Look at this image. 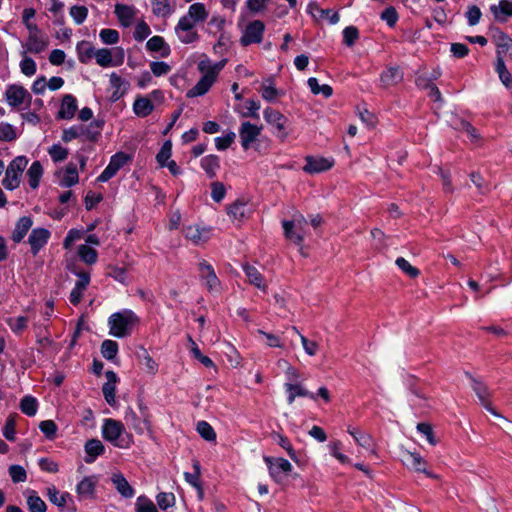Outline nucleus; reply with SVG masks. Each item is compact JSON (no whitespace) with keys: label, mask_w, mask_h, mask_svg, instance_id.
<instances>
[{"label":"nucleus","mask_w":512,"mask_h":512,"mask_svg":"<svg viewBox=\"0 0 512 512\" xmlns=\"http://www.w3.org/2000/svg\"><path fill=\"white\" fill-rule=\"evenodd\" d=\"M131 264L121 261L116 264H109L106 267V275L114 278L116 281L125 284L128 279V271Z\"/></svg>","instance_id":"nucleus-26"},{"label":"nucleus","mask_w":512,"mask_h":512,"mask_svg":"<svg viewBox=\"0 0 512 512\" xmlns=\"http://www.w3.org/2000/svg\"><path fill=\"white\" fill-rule=\"evenodd\" d=\"M125 52L122 47L112 49L100 48L96 50L95 61L103 68L118 67L124 63Z\"/></svg>","instance_id":"nucleus-8"},{"label":"nucleus","mask_w":512,"mask_h":512,"mask_svg":"<svg viewBox=\"0 0 512 512\" xmlns=\"http://www.w3.org/2000/svg\"><path fill=\"white\" fill-rule=\"evenodd\" d=\"M28 321H29V317L18 316V317L8 318L6 320V323L14 333L20 334L22 331H24L27 328Z\"/></svg>","instance_id":"nucleus-56"},{"label":"nucleus","mask_w":512,"mask_h":512,"mask_svg":"<svg viewBox=\"0 0 512 512\" xmlns=\"http://www.w3.org/2000/svg\"><path fill=\"white\" fill-rule=\"evenodd\" d=\"M200 278L205 281V285L209 291H219L220 280L218 279L212 265L206 261L199 264Z\"/></svg>","instance_id":"nucleus-22"},{"label":"nucleus","mask_w":512,"mask_h":512,"mask_svg":"<svg viewBox=\"0 0 512 512\" xmlns=\"http://www.w3.org/2000/svg\"><path fill=\"white\" fill-rule=\"evenodd\" d=\"M197 431L200 436L206 441H215L216 433L213 427L206 421H199L197 423Z\"/></svg>","instance_id":"nucleus-61"},{"label":"nucleus","mask_w":512,"mask_h":512,"mask_svg":"<svg viewBox=\"0 0 512 512\" xmlns=\"http://www.w3.org/2000/svg\"><path fill=\"white\" fill-rule=\"evenodd\" d=\"M5 100L14 109L28 107L31 102V95L27 89L20 84L8 85L5 89Z\"/></svg>","instance_id":"nucleus-7"},{"label":"nucleus","mask_w":512,"mask_h":512,"mask_svg":"<svg viewBox=\"0 0 512 512\" xmlns=\"http://www.w3.org/2000/svg\"><path fill=\"white\" fill-rule=\"evenodd\" d=\"M69 14L77 25H81L88 16V9L82 5H75L70 8Z\"/></svg>","instance_id":"nucleus-64"},{"label":"nucleus","mask_w":512,"mask_h":512,"mask_svg":"<svg viewBox=\"0 0 512 512\" xmlns=\"http://www.w3.org/2000/svg\"><path fill=\"white\" fill-rule=\"evenodd\" d=\"M158 507L166 511L168 508L173 507L176 503V497L172 492H160L156 496Z\"/></svg>","instance_id":"nucleus-57"},{"label":"nucleus","mask_w":512,"mask_h":512,"mask_svg":"<svg viewBox=\"0 0 512 512\" xmlns=\"http://www.w3.org/2000/svg\"><path fill=\"white\" fill-rule=\"evenodd\" d=\"M85 242V244L79 246L78 256H96L94 247L99 245L98 237L96 235H88Z\"/></svg>","instance_id":"nucleus-49"},{"label":"nucleus","mask_w":512,"mask_h":512,"mask_svg":"<svg viewBox=\"0 0 512 512\" xmlns=\"http://www.w3.org/2000/svg\"><path fill=\"white\" fill-rule=\"evenodd\" d=\"M99 38L105 45H115L119 42L120 35L116 29L104 28L99 32Z\"/></svg>","instance_id":"nucleus-53"},{"label":"nucleus","mask_w":512,"mask_h":512,"mask_svg":"<svg viewBox=\"0 0 512 512\" xmlns=\"http://www.w3.org/2000/svg\"><path fill=\"white\" fill-rule=\"evenodd\" d=\"M111 481L118 491V493L124 498H132L135 494L134 488L129 484L126 478L121 473H115L111 477Z\"/></svg>","instance_id":"nucleus-31"},{"label":"nucleus","mask_w":512,"mask_h":512,"mask_svg":"<svg viewBox=\"0 0 512 512\" xmlns=\"http://www.w3.org/2000/svg\"><path fill=\"white\" fill-rule=\"evenodd\" d=\"M77 110V100L71 94H66L62 98L58 117L61 119H72Z\"/></svg>","instance_id":"nucleus-29"},{"label":"nucleus","mask_w":512,"mask_h":512,"mask_svg":"<svg viewBox=\"0 0 512 512\" xmlns=\"http://www.w3.org/2000/svg\"><path fill=\"white\" fill-rule=\"evenodd\" d=\"M124 431V426L120 421L114 419H105L102 426V436L105 440L111 442L119 448L125 447L118 440Z\"/></svg>","instance_id":"nucleus-15"},{"label":"nucleus","mask_w":512,"mask_h":512,"mask_svg":"<svg viewBox=\"0 0 512 512\" xmlns=\"http://www.w3.org/2000/svg\"><path fill=\"white\" fill-rule=\"evenodd\" d=\"M243 269L251 284L260 289H266V285L263 284V277L257 268L249 264H243Z\"/></svg>","instance_id":"nucleus-52"},{"label":"nucleus","mask_w":512,"mask_h":512,"mask_svg":"<svg viewBox=\"0 0 512 512\" xmlns=\"http://www.w3.org/2000/svg\"><path fill=\"white\" fill-rule=\"evenodd\" d=\"M154 109V106L147 97H138L133 104V111L138 117L148 116Z\"/></svg>","instance_id":"nucleus-45"},{"label":"nucleus","mask_w":512,"mask_h":512,"mask_svg":"<svg viewBox=\"0 0 512 512\" xmlns=\"http://www.w3.org/2000/svg\"><path fill=\"white\" fill-rule=\"evenodd\" d=\"M105 376L107 378V382L102 387V392L106 402L113 406L116 403L115 393H116V382L118 381V377L114 371H106Z\"/></svg>","instance_id":"nucleus-27"},{"label":"nucleus","mask_w":512,"mask_h":512,"mask_svg":"<svg viewBox=\"0 0 512 512\" xmlns=\"http://www.w3.org/2000/svg\"><path fill=\"white\" fill-rule=\"evenodd\" d=\"M193 468L195 470L194 473L185 472L184 477L185 480L195 487L198 491L199 498L201 499L203 497V490L200 483V464L198 461H195L193 464Z\"/></svg>","instance_id":"nucleus-50"},{"label":"nucleus","mask_w":512,"mask_h":512,"mask_svg":"<svg viewBox=\"0 0 512 512\" xmlns=\"http://www.w3.org/2000/svg\"><path fill=\"white\" fill-rule=\"evenodd\" d=\"M66 268L78 276V280L76 281L75 286L85 291L90 283V273L87 271L78 270L72 261L67 262Z\"/></svg>","instance_id":"nucleus-48"},{"label":"nucleus","mask_w":512,"mask_h":512,"mask_svg":"<svg viewBox=\"0 0 512 512\" xmlns=\"http://www.w3.org/2000/svg\"><path fill=\"white\" fill-rule=\"evenodd\" d=\"M495 71L498 74V77L501 83L510 91L512 94V74L506 67L505 61L501 59H496L495 62Z\"/></svg>","instance_id":"nucleus-40"},{"label":"nucleus","mask_w":512,"mask_h":512,"mask_svg":"<svg viewBox=\"0 0 512 512\" xmlns=\"http://www.w3.org/2000/svg\"><path fill=\"white\" fill-rule=\"evenodd\" d=\"M227 64V59L213 62L208 56L203 55L197 63V70L201 74L200 79L190 88L186 96L195 98L204 96L211 87L217 82L220 72Z\"/></svg>","instance_id":"nucleus-2"},{"label":"nucleus","mask_w":512,"mask_h":512,"mask_svg":"<svg viewBox=\"0 0 512 512\" xmlns=\"http://www.w3.org/2000/svg\"><path fill=\"white\" fill-rule=\"evenodd\" d=\"M472 388H473L474 392L476 393L477 397L479 398L480 402L482 403V405L487 410H489L493 414L497 415V413L493 410V408L490 405V402H489L490 393H489V390L486 387V385L476 379H473Z\"/></svg>","instance_id":"nucleus-38"},{"label":"nucleus","mask_w":512,"mask_h":512,"mask_svg":"<svg viewBox=\"0 0 512 512\" xmlns=\"http://www.w3.org/2000/svg\"><path fill=\"white\" fill-rule=\"evenodd\" d=\"M265 24L261 20L248 22L242 30L240 43L243 46L259 44L263 40Z\"/></svg>","instance_id":"nucleus-9"},{"label":"nucleus","mask_w":512,"mask_h":512,"mask_svg":"<svg viewBox=\"0 0 512 512\" xmlns=\"http://www.w3.org/2000/svg\"><path fill=\"white\" fill-rule=\"evenodd\" d=\"M152 13L159 18L170 17L176 8L175 0H150Z\"/></svg>","instance_id":"nucleus-24"},{"label":"nucleus","mask_w":512,"mask_h":512,"mask_svg":"<svg viewBox=\"0 0 512 512\" xmlns=\"http://www.w3.org/2000/svg\"><path fill=\"white\" fill-rule=\"evenodd\" d=\"M263 117L265 121L273 127V133L280 140L284 141L288 136V132L286 131L287 118L282 113L272 108L264 109Z\"/></svg>","instance_id":"nucleus-10"},{"label":"nucleus","mask_w":512,"mask_h":512,"mask_svg":"<svg viewBox=\"0 0 512 512\" xmlns=\"http://www.w3.org/2000/svg\"><path fill=\"white\" fill-rule=\"evenodd\" d=\"M285 390L287 392V402L292 404L296 397H309L316 400V395L306 390L302 385L297 383H285Z\"/></svg>","instance_id":"nucleus-30"},{"label":"nucleus","mask_w":512,"mask_h":512,"mask_svg":"<svg viewBox=\"0 0 512 512\" xmlns=\"http://www.w3.org/2000/svg\"><path fill=\"white\" fill-rule=\"evenodd\" d=\"M78 181L79 175L76 165L73 163L68 164L60 177L59 185L61 187L69 188L76 185Z\"/></svg>","instance_id":"nucleus-35"},{"label":"nucleus","mask_w":512,"mask_h":512,"mask_svg":"<svg viewBox=\"0 0 512 512\" xmlns=\"http://www.w3.org/2000/svg\"><path fill=\"white\" fill-rule=\"evenodd\" d=\"M263 460L268 467L270 477L277 484H283L293 469L291 463L282 457L264 456Z\"/></svg>","instance_id":"nucleus-5"},{"label":"nucleus","mask_w":512,"mask_h":512,"mask_svg":"<svg viewBox=\"0 0 512 512\" xmlns=\"http://www.w3.org/2000/svg\"><path fill=\"white\" fill-rule=\"evenodd\" d=\"M261 95L264 100L268 102H274L277 97L283 95V93L276 89L271 82L263 83L261 88Z\"/></svg>","instance_id":"nucleus-63"},{"label":"nucleus","mask_w":512,"mask_h":512,"mask_svg":"<svg viewBox=\"0 0 512 512\" xmlns=\"http://www.w3.org/2000/svg\"><path fill=\"white\" fill-rule=\"evenodd\" d=\"M27 505L30 512H46L47 510L45 502L35 492L27 498Z\"/></svg>","instance_id":"nucleus-59"},{"label":"nucleus","mask_w":512,"mask_h":512,"mask_svg":"<svg viewBox=\"0 0 512 512\" xmlns=\"http://www.w3.org/2000/svg\"><path fill=\"white\" fill-rule=\"evenodd\" d=\"M48 154L50 155L51 159L57 163L64 161L68 157V149L61 146L60 144H53L48 149Z\"/></svg>","instance_id":"nucleus-60"},{"label":"nucleus","mask_w":512,"mask_h":512,"mask_svg":"<svg viewBox=\"0 0 512 512\" xmlns=\"http://www.w3.org/2000/svg\"><path fill=\"white\" fill-rule=\"evenodd\" d=\"M146 47L149 51L159 52L161 56L167 57L170 54V47L165 42L164 38L161 36H153L151 37L147 43Z\"/></svg>","instance_id":"nucleus-39"},{"label":"nucleus","mask_w":512,"mask_h":512,"mask_svg":"<svg viewBox=\"0 0 512 512\" xmlns=\"http://www.w3.org/2000/svg\"><path fill=\"white\" fill-rule=\"evenodd\" d=\"M50 236L51 233L49 230L41 227L34 228L28 237V243L32 253L37 254L40 249L47 244Z\"/></svg>","instance_id":"nucleus-23"},{"label":"nucleus","mask_w":512,"mask_h":512,"mask_svg":"<svg viewBox=\"0 0 512 512\" xmlns=\"http://www.w3.org/2000/svg\"><path fill=\"white\" fill-rule=\"evenodd\" d=\"M262 131V127L252 124L248 121L243 122L239 129L241 145L244 150H248L252 143L258 138Z\"/></svg>","instance_id":"nucleus-18"},{"label":"nucleus","mask_w":512,"mask_h":512,"mask_svg":"<svg viewBox=\"0 0 512 512\" xmlns=\"http://www.w3.org/2000/svg\"><path fill=\"white\" fill-rule=\"evenodd\" d=\"M20 409L27 416H34L38 409V402L32 396H25L21 399Z\"/></svg>","instance_id":"nucleus-54"},{"label":"nucleus","mask_w":512,"mask_h":512,"mask_svg":"<svg viewBox=\"0 0 512 512\" xmlns=\"http://www.w3.org/2000/svg\"><path fill=\"white\" fill-rule=\"evenodd\" d=\"M305 160L306 164L303 169L310 174L327 171L334 165L332 158L308 156Z\"/></svg>","instance_id":"nucleus-21"},{"label":"nucleus","mask_w":512,"mask_h":512,"mask_svg":"<svg viewBox=\"0 0 512 512\" xmlns=\"http://www.w3.org/2000/svg\"><path fill=\"white\" fill-rule=\"evenodd\" d=\"M114 13L120 25L124 28H127L133 24L138 10L134 5L117 3L114 6Z\"/></svg>","instance_id":"nucleus-20"},{"label":"nucleus","mask_w":512,"mask_h":512,"mask_svg":"<svg viewBox=\"0 0 512 512\" xmlns=\"http://www.w3.org/2000/svg\"><path fill=\"white\" fill-rule=\"evenodd\" d=\"M47 496L52 504L61 508L65 507L67 499L71 498L68 492L60 493V491L53 485L47 487Z\"/></svg>","instance_id":"nucleus-47"},{"label":"nucleus","mask_w":512,"mask_h":512,"mask_svg":"<svg viewBox=\"0 0 512 512\" xmlns=\"http://www.w3.org/2000/svg\"><path fill=\"white\" fill-rule=\"evenodd\" d=\"M102 356L107 360H113L118 353V344L113 340H104L101 345Z\"/></svg>","instance_id":"nucleus-58"},{"label":"nucleus","mask_w":512,"mask_h":512,"mask_svg":"<svg viewBox=\"0 0 512 512\" xmlns=\"http://www.w3.org/2000/svg\"><path fill=\"white\" fill-rule=\"evenodd\" d=\"M24 51H20L21 61L19 63L20 71L26 77H32L37 71L36 62Z\"/></svg>","instance_id":"nucleus-46"},{"label":"nucleus","mask_w":512,"mask_h":512,"mask_svg":"<svg viewBox=\"0 0 512 512\" xmlns=\"http://www.w3.org/2000/svg\"><path fill=\"white\" fill-rule=\"evenodd\" d=\"M49 43V37L43 32L36 35H28L25 42L21 44V51L30 54H40L48 48Z\"/></svg>","instance_id":"nucleus-16"},{"label":"nucleus","mask_w":512,"mask_h":512,"mask_svg":"<svg viewBox=\"0 0 512 512\" xmlns=\"http://www.w3.org/2000/svg\"><path fill=\"white\" fill-rule=\"evenodd\" d=\"M110 86L113 89L112 99L118 100L120 99L128 89V82L121 78L115 72L111 73L109 77Z\"/></svg>","instance_id":"nucleus-34"},{"label":"nucleus","mask_w":512,"mask_h":512,"mask_svg":"<svg viewBox=\"0 0 512 512\" xmlns=\"http://www.w3.org/2000/svg\"><path fill=\"white\" fill-rule=\"evenodd\" d=\"M43 176V167L39 161L33 162L27 170V177L29 186L36 189L39 186L40 180Z\"/></svg>","instance_id":"nucleus-43"},{"label":"nucleus","mask_w":512,"mask_h":512,"mask_svg":"<svg viewBox=\"0 0 512 512\" xmlns=\"http://www.w3.org/2000/svg\"><path fill=\"white\" fill-rule=\"evenodd\" d=\"M96 50L88 41H80L76 46L78 59L81 63H87L91 58H95Z\"/></svg>","instance_id":"nucleus-42"},{"label":"nucleus","mask_w":512,"mask_h":512,"mask_svg":"<svg viewBox=\"0 0 512 512\" xmlns=\"http://www.w3.org/2000/svg\"><path fill=\"white\" fill-rule=\"evenodd\" d=\"M8 473L13 483H21L27 480L26 470L21 465H10L8 468Z\"/></svg>","instance_id":"nucleus-62"},{"label":"nucleus","mask_w":512,"mask_h":512,"mask_svg":"<svg viewBox=\"0 0 512 512\" xmlns=\"http://www.w3.org/2000/svg\"><path fill=\"white\" fill-rule=\"evenodd\" d=\"M307 13L316 21H327L331 25L339 22V14L331 9H322L317 2L311 1L307 5Z\"/></svg>","instance_id":"nucleus-14"},{"label":"nucleus","mask_w":512,"mask_h":512,"mask_svg":"<svg viewBox=\"0 0 512 512\" xmlns=\"http://www.w3.org/2000/svg\"><path fill=\"white\" fill-rule=\"evenodd\" d=\"M272 438L280 447H282L284 450H286V452L288 453L289 457L293 461H297L296 452L293 449V447H292V445H291V443H290V441H289V439L287 437H285L284 435H282L280 433H273L272 434Z\"/></svg>","instance_id":"nucleus-55"},{"label":"nucleus","mask_w":512,"mask_h":512,"mask_svg":"<svg viewBox=\"0 0 512 512\" xmlns=\"http://www.w3.org/2000/svg\"><path fill=\"white\" fill-rule=\"evenodd\" d=\"M250 214V209L246 203L242 201H236L231 204L228 208V215L234 219L241 221L247 218Z\"/></svg>","instance_id":"nucleus-44"},{"label":"nucleus","mask_w":512,"mask_h":512,"mask_svg":"<svg viewBox=\"0 0 512 512\" xmlns=\"http://www.w3.org/2000/svg\"><path fill=\"white\" fill-rule=\"evenodd\" d=\"M124 420L126 424L132 428L136 433L143 434L145 430L150 429V414L148 409L143 411V417L138 416L132 408H127Z\"/></svg>","instance_id":"nucleus-13"},{"label":"nucleus","mask_w":512,"mask_h":512,"mask_svg":"<svg viewBox=\"0 0 512 512\" xmlns=\"http://www.w3.org/2000/svg\"><path fill=\"white\" fill-rule=\"evenodd\" d=\"M130 160H131V157L128 154H126L124 152H117L110 158L109 164L102 171V173L97 177V181L102 182V183L109 181Z\"/></svg>","instance_id":"nucleus-11"},{"label":"nucleus","mask_w":512,"mask_h":512,"mask_svg":"<svg viewBox=\"0 0 512 512\" xmlns=\"http://www.w3.org/2000/svg\"><path fill=\"white\" fill-rule=\"evenodd\" d=\"M136 358L138 362L144 367V369L151 374H155L158 365L155 360L150 356L148 351L144 347H139L136 350Z\"/></svg>","instance_id":"nucleus-36"},{"label":"nucleus","mask_w":512,"mask_h":512,"mask_svg":"<svg viewBox=\"0 0 512 512\" xmlns=\"http://www.w3.org/2000/svg\"><path fill=\"white\" fill-rule=\"evenodd\" d=\"M28 165V159L25 156H18L14 158L5 173L2 181L3 186L8 190L16 189L21 181L23 171Z\"/></svg>","instance_id":"nucleus-6"},{"label":"nucleus","mask_w":512,"mask_h":512,"mask_svg":"<svg viewBox=\"0 0 512 512\" xmlns=\"http://www.w3.org/2000/svg\"><path fill=\"white\" fill-rule=\"evenodd\" d=\"M202 169L206 172L208 177L213 178L220 168V160L217 155H207L200 161Z\"/></svg>","instance_id":"nucleus-41"},{"label":"nucleus","mask_w":512,"mask_h":512,"mask_svg":"<svg viewBox=\"0 0 512 512\" xmlns=\"http://www.w3.org/2000/svg\"><path fill=\"white\" fill-rule=\"evenodd\" d=\"M493 42L496 46L497 59L512 60V38L508 34L496 30L493 34Z\"/></svg>","instance_id":"nucleus-17"},{"label":"nucleus","mask_w":512,"mask_h":512,"mask_svg":"<svg viewBox=\"0 0 512 512\" xmlns=\"http://www.w3.org/2000/svg\"><path fill=\"white\" fill-rule=\"evenodd\" d=\"M403 79V73L399 67H389L381 74L380 81L383 86H393Z\"/></svg>","instance_id":"nucleus-37"},{"label":"nucleus","mask_w":512,"mask_h":512,"mask_svg":"<svg viewBox=\"0 0 512 512\" xmlns=\"http://www.w3.org/2000/svg\"><path fill=\"white\" fill-rule=\"evenodd\" d=\"M213 234L211 226L203 224L189 225L184 230V235L188 241L194 245H201L207 242Z\"/></svg>","instance_id":"nucleus-12"},{"label":"nucleus","mask_w":512,"mask_h":512,"mask_svg":"<svg viewBox=\"0 0 512 512\" xmlns=\"http://www.w3.org/2000/svg\"><path fill=\"white\" fill-rule=\"evenodd\" d=\"M307 84L311 92L315 95L321 94L325 98H329L333 94V89L327 84H319L318 80L314 77L308 79Z\"/></svg>","instance_id":"nucleus-51"},{"label":"nucleus","mask_w":512,"mask_h":512,"mask_svg":"<svg viewBox=\"0 0 512 512\" xmlns=\"http://www.w3.org/2000/svg\"><path fill=\"white\" fill-rule=\"evenodd\" d=\"M403 462L405 463V465L408 468L413 469L416 472H423L428 477H432V478L436 477L434 474H432L431 472H428L425 469L426 463L423 460V458L419 454H417V453L406 452L405 455H404Z\"/></svg>","instance_id":"nucleus-28"},{"label":"nucleus","mask_w":512,"mask_h":512,"mask_svg":"<svg viewBox=\"0 0 512 512\" xmlns=\"http://www.w3.org/2000/svg\"><path fill=\"white\" fill-rule=\"evenodd\" d=\"M33 225V220L30 216L21 217L15 224L14 230L12 232V240L16 243L21 242L28 231L31 229Z\"/></svg>","instance_id":"nucleus-32"},{"label":"nucleus","mask_w":512,"mask_h":512,"mask_svg":"<svg viewBox=\"0 0 512 512\" xmlns=\"http://www.w3.org/2000/svg\"><path fill=\"white\" fill-rule=\"evenodd\" d=\"M105 451L104 445L98 439H90L85 444V452L87 456L85 457V462L90 464L95 461V459L102 455Z\"/></svg>","instance_id":"nucleus-33"},{"label":"nucleus","mask_w":512,"mask_h":512,"mask_svg":"<svg viewBox=\"0 0 512 512\" xmlns=\"http://www.w3.org/2000/svg\"><path fill=\"white\" fill-rule=\"evenodd\" d=\"M490 12L498 22H505L512 16V1L500 0L490 6Z\"/></svg>","instance_id":"nucleus-25"},{"label":"nucleus","mask_w":512,"mask_h":512,"mask_svg":"<svg viewBox=\"0 0 512 512\" xmlns=\"http://www.w3.org/2000/svg\"><path fill=\"white\" fill-rule=\"evenodd\" d=\"M97 483H98V477L95 475L84 477L76 486V493L78 495V498L80 500L95 499Z\"/></svg>","instance_id":"nucleus-19"},{"label":"nucleus","mask_w":512,"mask_h":512,"mask_svg":"<svg viewBox=\"0 0 512 512\" xmlns=\"http://www.w3.org/2000/svg\"><path fill=\"white\" fill-rule=\"evenodd\" d=\"M286 238L296 244H300L310 235L309 223L302 214H296L290 221L282 223Z\"/></svg>","instance_id":"nucleus-4"},{"label":"nucleus","mask_w":512,"mask_h":512,"mask_svg":"<svg viewBox=\"0 0 512 512\" xmlns=\"http://www.w3.org/2000/svg\"><path fill=\"white\" fill-rule=\"evenodd\" d=\"M209 16V11L203 3L196 2L188 7V10L183 14L175 28L174 32L177 39L182 44H193L200 38L197 31V25L204 23Z\"/></svg>","instance_id":"nucleus-1"},{"label":"nucleus","mask_w":512,"mask_h":512,"mask_svg":"<svg viewBox=\"0 0 512 512\" xmlns=\"http://www.w3.org/2000/svg\"><path fill=\"white\" fill-rule=\"evenodd\" d=\"M138 322V317L131 310L117 312L109 317V333L115 337L123 338L131 333L132 327Z\"/></svg>","instance_id":"nucleus-3"}]
</instances>
